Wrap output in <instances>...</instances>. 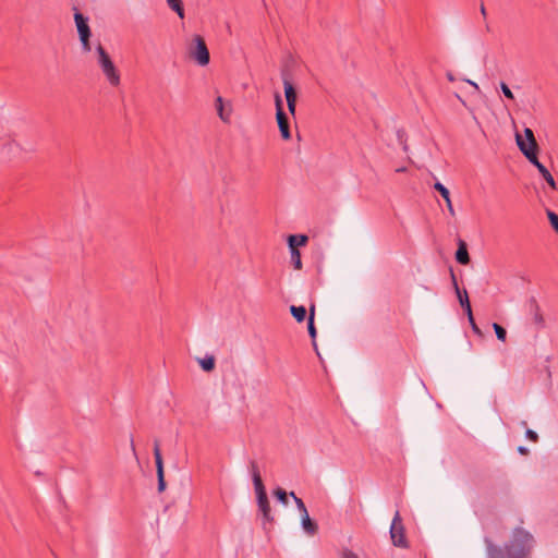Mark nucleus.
Returning a JSON list of instances; mask_svg holds the SVG:
<instances>
[{
	"mask_svg": "<svg viewBox=\"0 0 558 558\" xmlns=\"http://www.w3.org/2000/svg\"><path fill=\"white\" fill-rule=\"evenodd\" d=\"M533 545V536L527 531L517 527L513 531L512 539L505 548L508 558H529Z\"/></svg>",
	"mask_w": 558,
	"mask_h": 558,
	"instance_id": "obj_1",
	"label": "nucleus"
},
{
	"mask_svg": "<svg viewBox=\"0 0 558 558\" xmlns=\"http://www.w3.org/2000/svg\"><path fill=\"white\" fill-rule=\"evenodd\" d=\"M250 471L252 474V480L256 493L258 510L262 512L264 521L272 522L274 517L271 515L269 500L259 474L258 465L255 461L250 462Z\"/></svg>",
	"mask_w": 558,
	"mask_h": 558,
	"instance_id": "obj_2",
	"label": "nucleus"
},
{
	"mask_svg": "<svg viewBox=\"0 0 558 558\" xmlns=\"http://www.w3.org/2000/svg\"><path fill=\"white\" fill-rule=\"evenodd\" d=\"M96 53L98 57V65L100 66L109 84L112 86H118L120 84V74L110 56L100 44L96 47Z\"/></svg>",
	"mask_w": 558,
	"mask_h": 558,
	"instance_id": "obj_3",
	"label": "nucleus"
},
{
	"mask_svg": "<svg viewBox=\"0 0 558 558\" xmlns=\"http://www.w3.org/2000/svg\"><path fill=\"white\" fill-rule=\"evenodd\" d=\"M189 56L204 66L209 63L210 57L205 40L202 36L195 35L187 48Z\"/></svg>",
	"mask_w": 558,
	"mask_h": 558,
	"instance_id": "obj_4",
	"label": "nucleus"
},
{
	"mask_svg": "<svg viewBox=\"0 0 558 558\" xmlns=\"http://www.w3.org/2000/svg\"><path fill=\"white\" fill-rule=\"evenodd\" d=\"M390 537L391 542L395 546L407 548L408 547V541L405 538L404 534V526L402 524V519L400 517L399 511L395 513V517L391 522L390 526Z\"/></svg>",
	"mask_w": 558,
	"mask_h": 558,
	"instance_id": "obj_5",
	"label": "nucleus"
},
{
	"mask_svg": "<svg viewBox=\"0 0 558 558\" xmlns=\"http://www.w3.org/2000/svg\"><path fill=\"white\" fill-rule=\"evenodd\" d=\"M154 457H155L156 472H157V480H158V492L162 493L166 489V481H165V472H163V461H162L161 451H160L158 441H155V445H154Z\"/></svg>",
	"mask_w": 558,
	"mask_h": 558,
	"instance_id": "obj_6",
	"label": "nucleus"
},
{
	"mask_svg": "<svg viewBox=\"0 0 558 558\" xmlns=\"http://www.w3.org/2000/svg\"><path fill=\"white\" fill-rule=\"evenodd\" d=\"M517 145L522 151V154L526 157V159L537 168V165H542L539 162L536 151H537V145L536 146H527L526 142L522 138L521 135H515Z\"/></svg>",
	"mask_w": 558,
	"mask_h": 558,
	"instance_id": "obj_7",
	"label": "nucleus"
},
{
	"mask_svg": "<svg viewBox=\"0 0 558 558\" xmlns=\"http://www.w3.org/2000/svg\"><path fill=\"white\" fill-rule=\"evenodd\" d=\"M517 145L522 151V154L526 157V159L537 168V165H542L539 162L536 151H537V145L536 146H527L526 142L522 138L521 135H515Z\"/></svg>",
	"mask_w": 558,
	"mask_h": 558,
	"instance_id": "obj_8",
	"label": "nucleus"
},
{
	"mask_svg": "<svg viewBox=\"0 0 558 558\" xmlns=\"http://www.w3.org/2000/svg\"><path fill=\"white\" fill-rule=\"evenodd\" d=\"M451 279H452V284H453L454 291L457 293L460 305L464 308L468 317L472 318V307L470 304L468 292L465 290L461 291L459 289L456 276L452 270H451Z\"/></svg>",
	"mask_w": 558,
	"mask_h": 558,
	"instance_id": "obj_9",
	"label": "nucleus"
},
{
	"mask_svg": "<svg viewBox=\"0 0 558 558\" xmlns=\"http://www.w3.org/2000/svg\"><path fill=\"white\" fill-rule=\"evenodd\" d=\"M74 22L78 37L92 36L88 17L84 16L77 9H74Z\"/></svg>",
	"mask_w": 558,
	"mask_h": 558,
	"instance_id": "obj_10",
	"label": "nucleus"
},
{
	"mask_svg": "<svg viewBox=\"0 0 558 558\" xmlns=\"http://www.w3.org/2000/svg\"><path fill=\"white\" fill-rule=\"evenodd\" d=\"M529 312L536 328L543 329L545 327V319L535 299H531L529 303Z\"/></svg>",
	"mask_w": 558,
	"mask_h": 558,
	"instance_id": "obj_11",
	"label": "nucleus"
},
{
	"mask_svg": "<svg viewBox=\"0 0 558 558\" xmlns=\"http://www.w3.org/2000/svg\"><path fill=\"white\" fill-rule=\"evenodd\" d=\"M276 120H277L278 128H279L282 138L290 140L291 133H290L288 117H287L286 112L283 110L279 109V113H276Z\"/></svg>",
	"mask_w": 558,
	"mask_h": 558,
	"instance_id": "obj_12",
	"label": "nucleus"
},
{
	"mask_svg": "<svg viewBox=\"0 0 558 558\" xmlns=\"http://www.w3.org/2000/svg\"><path fill=\"white\" fill-rule=\"evenodd\" d=\"M301 526L308 536H314L318 531V525L310 518V514L301 515Z\"/></svg>",
	"mask_w": 558,
	"mask_h": 558,
	"instance_id": "obj_13",
	"label": "nucleus"
},
{
	"mask_svg": "<svg viewBox=\"0 0 558 558\" xmlns=\"http://www.w3.org/2000/svg\"><path fill=\"white\" fill-rule=\"evenodd\" d=\"M434 189L436 191H438L440 193V195L442 196L444 201L446 202V205H447L449 214L451 216H454L456 211L453 209V206H452V203H451V199H450V192H449V190L442 183H440V182H436L434 184Z\"/></svg>",
	"mask_w": 558,
	"mask_h": 558,
	"instance_id": "obj_14",
	"label": "nucleus"
},
{
	"mask_svg": "<svg viewBox=\"0 0 558 558\" xmlns=\"http://www.w3.org/2000/svg\"><path fill=\"white\" fill-rule=\"evenodd\" d=\"M456 259L459 264L462 265H468L470 263L468 247L465 242L462 240L459 241L458 250L456 252Z\"/></svg>",
	"mask_w": 558,
	"mask_h": 558,
	"instance_id": "obj_15",
	"label": "nucleus"
},
{
	"mask_svg": "<svg viewBox=\"0 0 558 558\" xmlns=\"http://www.w3.org/2000/svg\"><path fill=\"white\" fill-rule=\"evenodd\" d=\"M307 241L308 238L305 234H291L288 236L289 248H298L299 246H304Z\"/></svg>",
	"mask_w": 558,
	"mask_h": 558,
	"instance_id": "obj_16",
	"label": "nucleus"
},
{
	"mask_svg": "<svg viewBox=\"0 0 558 558\" xmlns=\"http://www.w3.org/2000/svg\"><path fill=\"white\" fill-rule=\"evenodd\" d=\"M487 544V558H506L502 548L494 545L490 541H486Z\"/></svg>",
	"mask_w": 558,
	"mask_h": 558,
	"instance_id": "obj_17",
	"label": "nucleus"
},
{
	"mask_svg": "<svg viewBox=\"0 0 558 558\" xmlns=\"http://www.w3.org/2000/svg\"><path fill=\"white\" fill-rule=\"evenodd\" d=\"M215 107H216V110H217V113H218L219 118H220L222 121L228 122V121H229V119H230V112H231V110H229L228 112H226L222 97L218 96V97L216 98Z\"/></svg>",
	"mask_w": 558,
	"mask_h": 558,
	"instance_id": "obj_18",
	"label": "nucleus"
},
{
	"mask_svg": "<svg viewBox=\"0 0 558 558\" xmlns=\"http://www.w3.org/2000/svg\"><path fill=\"white\" fill-rule=\"evenodd\" d=\"M290 313L298 323H302L306 317V308L304 306H290Z\"/></svg>",
	"mask_w": 558,
	"mask_h": 558,
	"instance_id": "obj_19",
	"label": "nucleus"
},
{
	"mask_svg": "<svg viewBox=\"0 0 558 558\" xmlns=\"http://www.w3.org/2000/svg\"><path fill=\"white\" fill-rule=\"evenodd\" d=\"M537 170L544 178V180L549 184L551 189H556V182L554 177L550 174V172L547 170V168L542 163L537 165Z\"/></svg>",
	"mask_w": 558,
	"mask_h": 558,
	"instance_id": "obj_20",
	"label": "nucleus"
},
{
	"mask_svg": "<svg viewBox=\"0 0 558 558\" xmlns=\"http://www.w3.org/2000/svg\"><path fill=\"white\" fill-rule=\"evenodd\" d=\"M283 88L286 100H296L295 88L293 87L292 83L287 78H283Z\"/></svg>",
	"mask_w": 558,
	"mask_h": 558,
	"instance_id": "obj_21",
	"label": "nucleus"
},
{
	"mask_svg": "<svg viewBox=\"0 0 558 558\" xmlns=\"http://www.w3.org/2000/svg\"><path fill=\"white\" fill-rule=\"evenodd\" d=\"M290 250V256H291V263L293 265V267L298 270L302 269V260H301V253L299 251V248H289Z\"/></svg>",
	"mask_w": 558,
	"mask_h": 558,
	"instance_id": "obj_22",
	"label": "nucleus"
},
{
	"mask_svg": "<svg viewBox=\"0 0 558 558\" xmlns=\"http://www.w3.org/2000/svg\"><path fill=\"white\" fill-rule=\"evenodd\" d=\"M201 367L205 372H211L215 368V357L213 355H206L204 359H201L199 361Z\"/></svg>",
	"mask_w": 558,
	"mask_h": 558,
	"instance_id": "obj_23",
	"label": "nucleus"
},
{
	"mask_svg": "<svg viewBox=\"0 0 558 558\" xmlns=\"http://www.w3.org/2000/svg\"><path fill=\"white\" fill-rule=\"evenodd\" d=\"M167 3L181 19L184 17V9L181 0H167Z\"/></svg>",
	"mask_w": 558,
	"mask_h": 558,
	"instance_id": "obj_24",
	"label": "nucleus"
},
{
	"mask_svg": "<svg viewBox=\"0 0 558 558\" xmlns=\"http://www.w3.org/2000/svg\"><path fill=\"white\" fill-rule=\"evenodd\" d=\"M289 496L293 498V500H294V502L296 505V508L300 511L301 515L308 513L307 508H306L304 501L301 498H299L294 494V492H290Z\"/></svg>",
	"mask_w": 558,
	"mask_h": 558,
	"instance_id": "obj_25",
	"label": "nucleus"
},
{
	"mask_svg": "<svg viewBox=\"0 0 558 558\" xmlns=\"http://www.w3.org/2000/svg\"><path fill=\"white\" fill-rule=\"evenodd\" d=\"M274 495L276 496V498L278 499V501L280 504H282L283 506L288 505V496H289V494L284 489L278 487V488L275 489Z\"/></svg>",
	"mask_w": 558,
	"mask_h": 558,
	"instance_id": "obj_26",
	"label": "nucleus"
},
{
	"mask_svg": "<svg viewBox=\"0 0 558 558\" xmlns=\"http://www.w3.org/2000/svg\"><path fill=\"white\" fill-rule=\"evenodd\" d=\"M493 328L495 330L497 339L502 341V342L506 341V337H507L506 329L502 326H500L499 324H497V323L493 324Z\"/></svg>",
	"mask_w": 558,
	"mask_h": 558,
	"instance_id": "obj_27",
	"label": "nucleus"
},
{
	"mask_svg": "<svg viewBox=\"0 0 558 558\" xmlns=\"http://www.w3.org/2000/svg\"><path fill=\"white\" fill-rule=\"evenodd\" d=\"M524 135H525V138H526V144L527 146H536L537 143L535 141V137H534V133L531 129L529 128H525L524 129Z\"/></svg>",
	"mask_w": 558,
	"mask_h": 558,
	"instance_id": "obj_28",
	"label": "nucleus"
},
{
	"mask_svg": "<svg viewBox=\"0 0 558 558\" xmlns=\"http://www.w3.org/2000/svg\"><path fill=\"white\" fill-rule=\"evenodd\" d=\"M547 217L549 219V222L551 225V227L556 230V232L558 233V215H556L554 211L551 210H547Z\"/></svg>",
	"mask_w": 558,
	"mask_h": 558,
	"instance_id": "obj_29",
	"label": "nucleus"
},
{
	"mask_svg": "<svg viewBox=\"0 0 558 558\" xmlns=\"http://www.w3.org/2000/svg\"><path fill=\"white\" fill-rule=\"evenodd\" d=\"M500 89L506 98L514 99L513 93L511 92V89L508 87V85L505 82L500 83Z\"/></svg>",
	"mask_w": 558,
	"mask_h": 558,
	"instance_id": "obj_30",
	"label": "nucleus"
},
{
	"mask_svg": "<svg viewBox=\"0 0 558 558\" xmlns=\"http://www.w3.org/2000/svg\"><path fill=\"white\" fill-rule=\"evenodd\" d=\"M90 36L87 37H80V41L82 45V49L85 52H89L92 50L90 43H89Z\"/></svg>",
	"mask_w": 558,
	"mask_h": 558,
	"instance_id": "obj_31",
	"label": "nucleus"
},
{
	"mask_svg": "<svg viewBox=\"0 0 558 558\" xmlns=\"http://www.w3.org/2000/svg\"><path fill=\"white\" fill-rule=\"evenodd\" d=\"M307 330H308L310 337L314 340L316 338L317 331H316L313 318L307 319Z\"/></svg>",
	"mask_w": 558,
	"mask_h": 558,
	"instance_id": "obj_32",
	"label": "nucleus"
},
{
	"mask_svg": "<svg viewBox=\"0 0 558 558\" xmlns=\"http://www.w3.org/2000/svg\"><path fill=\"white\" fill-rule=\"evenodd\" d=\"M276 113H279V109L283 110V101L280 94L275 95Z\"/></svg>",
	"mask_w": 558,
	"mask_h": 558,
	"instance_id": "obj_33",
	"label": "nucleus"
},
{
	"mask_svg": "<svg viewBox=\"0 0 558 558\" xmlns=\"http://www.w3.org/2000/svg\"><path fill=\"white\" fill-rule=\"evenodd\" d=\"M525 436H526L527 439H530V440H532L534 442H536L538 440V435L533 429L527 428L525 430Z\"/></svg>",
	"mask_w": 558,
	"mask_h": 558,
	"instance_id": "obj_34",
	"label": "nucleus"
},
{
	"mask_svg": "<svg viewBox=\"0 0 558 558\" xmlns=\"http://www.w3.org/2000/svg\"><path fill=\"white\" fill-rule=\"evenodd\" d=\"M468 319H469V322H470V325H471V327H472V330H473L476 335L481 336V335H482V331H481V329L478 328V326L476 325V323H475V320H474V317H473V316H472V318H471V317H468Z\"/></svg>",
	"mask_w": 558,
	"mask_h": 558,
	"instance_id": "obj_35",
	"label": "nucleus"
},
{
	"mask_svg": "<svg viewBox=\"0 0 558 558\" xmlns=\"http://www.w3.org/2000/svg\"><path fill=\"white\" fill-rule=\"evenodd\" d=\"M288 110L289 112L294 116L295 114V108H296V100H287Z\"/></svg>",
	"mask_w": 558,
	"mask_h": 558,
	"instance_id": "obj_36",
	"label": "nucleus"
},
{
	"mask_svg": "<svg viewBox=\"0 0 558 558\" xmlns=\"http://www.w3.org/2000/svg\"><path fill=\"white\" fill-rule=\"evenodd\" d=\"M342 558H360L355 553L350 549H344L342 551Z\"/></svg>",
	"mask_w": 558,
	"mask_h": 558,
	"instance_id": "obj_37",
	"label": "nucleus"
},
{
	"mask_svg": "<svg viewBox=\"0 0 558 558\" xmlns=\"http://www.w3.org/2000/svg\"><path fill=\"white\" fill-rule=\"evenodd\" d=\"M16 148H17V145L13 142H10L5 145V149H8L9 153L13 151Z\"/></svg>",
	"mask_w": 558,
	"mask_h": 558,
	"instance_id": "obj_38",
	"label": "nucleus"
},
{
	"mask_svg": "<svg viewBox=\"0 0 558 558\" xmlns=\"http://www.w3.org/2000/svg\"><path fill=\"white\" fill-rule=\"evenodd\" d=\"M314 317H315V305H314V304H312V305L310 306V315H308V319H312V318L314 319Z\"/></svg>",
	"mask_w": 558,
	"mask_h": 558,
	"instance_id": "obj_39",
	"label": "nucleus"
},
{
	"mask_svg": "<svg viewBox=\"0 0 558 558\" xmlns=\"http://www.w3.org/2000/svg\"><path fill=\"white\" fill-rule=\"evenodd\" d=\"M518 451L521 454H527L529 453V449L526 447H524V446L518 447Z\"/></svg>",
	"mask_w": 558,
	"mask_h": 558,
	"instance_id": "obj_40",
	"label": "nucleus"
},
{
	"mask_svg": "<svg viewBox=\"0 0 558 558\" xmlns=\"http://www.w3.org/2000/svg\"><path fill=\"white\" fill-rule=\"evenodd\" d=\"M464 81H465L468 84H470L471 86H473L475 90H480V87H478V85H477L475 82H473V81H471V80H464Z\"/></svg>",
	"mask_w": 558,
	"mask_h": 558,
	"instance_id": "obj_41",
	"label": "nucleus"
},
{
	"mask_svg": "<svg viewBox=\"0 0 558 558\" xmlns=\"http://www.w3.org/2000/svg\"><path fill=\"white\" fill-rule=\"evenodd\" d=\"M447 78L450 81V82H453L454 81V76L452 75L451 72H447L446 74Z\"/></svg>",
	"mask_w": 558,
	"mask_h": 558,
	"instance_id": "obj_42",
	"label": "nucleus"
},
{
	"mask_svg": "<svg viewBox=\"0 0 558 558\" xmlns=\"http://www.w3.org/2000/svg\"><path fill=\"white\" fill-rule=\"evenodd\" d=\"M403 135H404V133L402 131H398V138L400 142L403 141Z\"/></svg>",
	"mask_w": 558,
	"mask_h": 558,
	"instance_id": "obj_43",
	"label": "nucleus"
},
{
	"mask_svg": "<svg viewBox=\"0 0 558 558\" xmlns=\"http://www.w3.org/2000/svg\"><path fill=\"white\" fill-rule=\"evenodd\" d=\"M397 172H405L407 171V168L405 167H400L396 170Z\"/></svg>",
	"mask_w": 558,
	"mask_h": 558,
	"instance_id": "obj_44",
	"label": "nucleus"
},
{
	"mask_svg": "<svg viewBox=\"0 0 558 558\" xmlns=\"http://www.w3.org/2000/svg\"><path fill=\"white\" fill-rule=\"evenodd\" d=\"M481 13H482L483 15H485V14H486V10H485V7H484L483 4L481 5Z\"/></svg>",
	"mask_w": 558,
	"mask_h": 558,
	"instance_id": "obj_45",
	"label": "nucleus"
},
{
	"mask_svg": "<svg viewBox=\"0 0 558 558\" xmlns=\"http://www.w3.org/2000/svg\"><path fill=\"white\" fill-rule=\"evenodd\" d=\"M456 96L464 106H466L465 101L460 97V95L457 94Z\"/></svg>",
	"mask_w": 558,
	"mask_h": 558,
	"instance_id": "obj_46",
	"label": "nucleus"
},
{
	"mask_svg": "<svg viewBox=\"0 0 558 558\" xmlns=\"http://www.w3.org/2000/svg\"><path fill=\"white\" fill-rule=\"evenodd\" d=\"M521 426L525 427L526 426V422L525 421H522L521 423Z\"/></svg>",
	"mask_w": 558,
	"mask_h": 558,
	"instance_id": "obj_47",
	"label": "nucleus"
}]
</instances>
